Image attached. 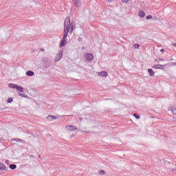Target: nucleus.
Segmentation results:
<instances>
[{
  "instance_id": "obj_1",
  "label": "nucleus",
  "mask_w": 176,
  "mask_h": 176,
  "mask_svg": "<svg viewBox=\"0 0 176 176\" xmlns=\"http://www.w3.org/2000/svg\"><path fill=\"white\" fill-rule=\"evenodd\" d=\"M75 28V25L74 23H71V19L69 17H66L64 22V33L63 36V40L60 41V47H64L65 45H67V36H68V32L69 34H72L74 32V30Z\"/></svg>"
},
{
  "instance_id": "obj_2",
  "label": "nucleus",
  "mask_w": 176,
  "mask_h": 176,
  "mask_svg": "<svg viewBox=\"0 0 176 176\" xmlns=\"http://www.w3.org/2000/svg\"><path fill=\"white\" fill-rule=\"evenodd\" d=\"M43 63L45 65V68H49V67L52 65V60H50V58L47 57L43 58Z\"/></svg>"
},
{
  "instance_id": "obj_3",
  "label": "nucleus",
  "mask_w": 176,
  "mask_h": 176,
  "mask_svg": "<svg viewBox=\"0 0 176 176\" xmlns=\"http://www.w3.org/2000/svg\"><path fill=\"white\" fill-rule=\"evenodd\" d=\"M65 129L67 130V131H74L75 130H78V128H76V126L74 125H67L65 126Z\"/></svg>"
},
{
  "instance_id": "obj_4",
  "label": "nucleus",
  "mask_w": 176,
  "mask_h": 176,
  "mask_svg": "<svg viewBox=\"0 0 176 176\" xmlns=\"http://www.w3.org/2000/svg\"><path fill=\"white\" fill-rule=\"evenodd\" d=\"M63 58V51H59L56 56L55 61H60V59Z\"/></svg>"
},
{
  "instance_id": "obj_5",
  "label": "nucleus",
  "mask_w": 176,
  "mask_h": 176,
  "mask_svg": "<svg viewBox=\"0 0 176 176\" xmlns=\"http://www.w3.org/2000/svg\"><path fill=\"white\" fill-rule=\"evenodd\" d=\"M85 58H86L87 61L90 63V61L93 60V54H87L85 55Z\"/></svg>"
},
{
  "instance_id": "obj_6",
  "label": "nucleus",
  "mask_w": 176,
  "mask_h": 176,
  "mask_svg": "<svg viewBox=\"0 0 176 176\" xmlns=\"http://www.w3.org/2000/svg\"><path fill=\"white\" fill-rule=\"evenodd\" d=\"M99 76H102L105 78V76H108V73L107 72H100L98 73Z\"/></svg>"
},
{
  "instance_id": "obj_7",
  "label": "nucleus",
  "mask_w": 176,
  "mask_h": 176,
  "mask_svg": "<svg viewBox=\"0 0 176 176\" xmlns=\"http://www.w3.org/2000/svg\"><path fill=\"white\" fill-rule=\"evenodd\" d=\"M47 119H48V120H56V119H57V117L56 116L49 115L48 116H47Z\"/></svg>"
},
{
  "instance_id": "obj_8",
  "label": "nucleus",
  "mask_w": 176,
  "mask_h": 176,
  "mask_svg": "<svg viewBox=\"0 0 176 176\" xmlns=\"http://www.w3.org/2000/svg\"><path fill=\"white\" fill-rule=\"evenodd\" d=\"M15 89H16V90H18L19 91H21V93H24V88H23V87H21L20 85H16Z\"/></svg>"
},
{
  "instance_id": "obj_9",
  "label": "nucleus",
  "mask_w": 176,
  "mask_h": 176,
  "mask_svg": "<svg viewBox=\"0 0 176 176\" xmlns=\"http://www.w3.org/2000/svg\"><path fill=\"white\" fill-rule=\"evenodd\" d=\"M74 5L77 7L79 8L80 6V0H74Z\"/></svg>"
},
{
  "instance_id": "obj_10",
  "label": "nucleus",
  "mask_w": 176,
  "mask_h": 176,
  "mask_svg": "<svg viewBox=\"0 0 176 176\" xmlns=\"http://www.w3.org/2000/svg\"><path fill=\"white\" fill-rule=\"evenodd\" d=\"M5 170H6V166L2 163H0V171H3Z\"/></svg>"
},
{
  "instance_id": "obj_11",
  "label": "nucleus",
  "mask_w": 176,
  "mask_h": 176,
  "mask_svg": "<svg viewBox=\"0 0 176 176\" xmlns=\"http://www.w3.org/2000/svg\"><path fill=\"white\" fill-rule=\"evenodd\" d=\"M148 72L149 74V76H153L155 75V72H153V69H148Z\"/></svg>"
},
{
  "instance_id": "obj_12",
  "label": "nucleus",
  "mask_w": 176,
  "mask_h": 176,
  "mask_svg": "<svg viewBox=\"0 0 176 176\" xmlns=\"http://www.w3.org/2000/svg\"><path fill=\"white\" fill-rule=\"evenodd\" d=\"M34 72L31 71V70H29L26 72V75L27 76H34Z\"/></svg>"
},
{
  "instance_id": "obj_13",
  "label": "nucleus",
  "mask_w": 176,
  "mask_h": 176,
  "mask_svg": "<svg viewBox=\"0 0 176 176\" xmlns=\"http://www.w3.org/2000/svg\"><path fill=\"white\" fill-rule=\"evenodd\" d=\"M138 16H140V17H145V12L140 10L138 12Z\"/></svg>"
},
{
  "instance_id": "obj_14",
  "label": "nucleus",
  "mask_w": 176,
  "mask_h": 176,
  "mask_svg": "<svg viewBox=\"0 0 176 176\" xmlns=\"http://www.w3.org/2000/svg\"><path fill=\"white\" fill-rule=\"evenodd\" d=\"M9 168L11 169V170H16V168H17V166L16 164H11L9 166Z\"/></svg>"
},
{
  "instance_id": "obj_15",
  "label": "nucleus",
  "mask_w": 176,
  "mask_h": 176,
  "mask_svg": "<svg viewBox=\"0 0 176 176\" xmlns=\"http://www.w3.org/2000/svg\"><path fill=\"white\" fill-rule=\"evenodd\" d=\"M16 86L17 85L16 84H12V83L8 84V87H10V89H16Z\"/></svg>"
},
{
  "instance_id": "obj_16",
  "label": "nucleus",
  "mask_w": 176,
  "mask_h": 176,
  "mask_svg": "<svg viewBox=\"0 0 176 176\" xmlns=\"http://www.w3.org/2000/svg\"><path fill=\"white\" fill-rule=\"evenodd\" d=\"M12 141H15L16 142H23V140L19 138H14L12 140Z\"/></svg>"
},
{
  "instance_id": "obj_17",
  "label": "nucleus",
  "mask_w": 176,
  "mask_h": 176,
  "mask_svg": "<svg viewBox=\"0 0 176 176\" xmlns=\"http://www.w3.org/2000/svg\"><path fill=\"white\" fill-rule=\"evenodd\" d=\"M134 118H135L136 119H140L141 118V116L137 113H134L133 114Z\"/></svg>"
},
{
  "instance_id": "obj_18",
  "label": "nucleus",
  "mask_w": 176,
  "mask_h": 176,
  "mask_svg": "<svg viewBox=\"0 0 176 176\" xmlns=\"http://www.w3.org/2000/svg\"><path fill=\"white\" fill-rule=\"evenodd\" d=\"M133 47H135V49H138V48H140V44H138V43H135V44L133 45Z\"/></svg>"
},
{
  "instance_id": "obj_19",
  "label": "nucleus",
  "mask_w": 176,
  "mask_h": 176,
  "mask_svg": "<svg viewBox=\"0 0 176 176\" xmlns=\"http://www.w3.org/2000/svg\"><path fill=\"white\" fill-rule=\"evenodd\" d=\"M99 174H100V175H104V174H105V172L104 171V170H99Z\"/></svg>"
},
{
  "instance_id": "obj_20",
  "label": "nucleus",
  "mask_w": 176,
  "mask_h": 176,
  "mask_svg": "<svg viewBox=\"0 0 176 176\" xmlns=\"http://www.w3.org/2000/svg\"><path fill=\"white\" fill-rule=\"evenodd\" d=\"M18 94H19V96H20V97H25V94H23V93H20V92H19L18 93Z\"/></svg>"
},
{
  "instance_id": "obj_21",
  "label": "nucleus",
  "mask_w": 176,
  "mask_h": 176,
  "mask_svg": "<svg viewBox=\"0 0 176 176\" xmlns=\"http://www.w3.org/2000/svg\"><path fill=\"white\" fill-rule=\"evenodd\" d=\"M8 103L13 102V98H9L8 99Z\"/></svg>"
},
{
  "instance_id": "obj_22",
  "label": "nucleus",
  "mask_w": 176,
  "mask_h": 176,
  "mask_svg": "<svg viewBox=\"0 0 176 176\" xmlns=\"http://www.w3.org/2000/svg\"><path fill=\"white\" fill-rule=\"evenodd\" d=\"M151 19H152V15H148V16H146V19H147V20H151Z\"/></svg>"
},
{
  "instance_id": "obj_23",
  "label": "nucleus",
  "mask_w": 176,
  "mask_h": 176,
  "mask_svg": "<svg viewBox=\"0 0 176 176\" xmlns=\"http://www.w3.org/2000/svg\"><path fill=\"white\" fill-rule=\"evenodd\" d=\"M172 112L173 115H176V109H173Z\"/></svg>"
},
{
  "instance_id": "obj_24",
  "label": "nucleus",
  "mask_w": 176,
  "mask_h": 176,
  "mask_svg": "<svg viewBox=\"0 0 176 176\" xmlns=\"http://www.w3.org/2000/svg\"><path fill=\"white\" fill-rule=\"evenodd\" d=\"M160 67H162V65H157L155 66V68L160 69L161 68Z\"/></svg>"
},
{
  "instance_id": "obj_25",
  "label": "nucleus",
  "mask_w": 176,
  "mask_h": 176,
  "mask_svg": "<svg viewBox=\"0 0 176 176\" xmlns=\"http://www.w3.org/2000/svg\"><path fill=\"white\" fill-rule=\"evenodd\" d=\"M122 2H124V3H127V2H129V0H122Z\"/></svg>"
},
{
  "instance_id": "obj_26",
  "label": "nucleus",
  "mask_w": 176,
  "mask_h": 176,
  "mask_svg": "<svg viewBox=\"0 0 176 176\" xmlns=\"http://www.w3.org/2000/svg\"><path fill=\"white\" fill-rule=\"evenodd\" d=\"M160 52H161V53H164V49H161Z\"/></svg>"
},
{
  "instance_id": "obj_27",
  "label": "nucleus",
  "mask_w": 176,
  "mask_h": 176,
  "mask_svg": "<svg viewBox=\"0 0 176 176\" xmlns=\"http://www.w3.org/2000/svg\"><path fill=\"white\" fill-rule=\"evenodd\" d=\"M173 171H176V168L172 169Z\"/></svg>"
},
{
  "instance_id": "obj_28",
  "label": "nucleus",
  "mask_w": 176,
  "mask_h": 176,
  "mask_svg": "<svg viewBox=\"0 0 176 176\" xmlns=\"http://www.w3.org/2000/svg\"><path fill=\"white\" fill-rule=\"evenodd\" d=\"M41 52H45V49L41 48Z\"/></svg>"
},
{
  "instance_id": "obj_29",
  "label": "nucleus",
  "mask_w": 176,
  "mask_h": 176,
  "mask_svg": "<svg viewBox=\"0 0 176 176\" xmlns=\"http://www.w3.org/2000/svg\"><path fill=\"white\" fill-rule=\"evenodd\" d=\"M108 2H112L113 0H107Z\"/></svg>"
},
{
  "instance_id": "obj_30",
  "label": "nucleus",
  "mask_w": 176,
  "mask_h": 176,
  "mask_svg": "<svg viewBox=\"0 0 176 176\" xmlns=\"http://www.w3.org/2000/svg\"><path fill=\"white\" fill-rule=\"evenodd\" d=\"M173 46H174L175 47H176V43H174V44H173Z\"/></svg>"
},
{
  "instance_id": "obj_31",
  "label": "nucleus",
  "mask_w": 176,
  "mask_h": 176,
  "mask_svg": "<svg viewBox=\"0 0 176 176\" xmlns=\"http://www.w3.org/2000/svg\"><path fill=\"white\" fill-rule=\"evenodd\" d=\"M6 163H9V161L8 160H6Z\"/></svg>"
},
{
  "instance_id": "obj_32",
  "label": "nucleus",
  "mask_w": 176,
  "mask_h": 176,
  "mask_svg": "<svg viewBox=\"0 0 176 176\" xmlns=\"http://www.w3.org/2000/svg\"><path fill=\"white\" fill-rule=\"evenodd\" d=\"M1 140L0 139V142H1Z\"/></svg>"
},
{
  "instance_id": "obj_33",
  "label": "nucleus",
  "mask_w": 176,
  "mask_h": 176,
  "mask_svg": "<svg viewBox=\"0 0 176 176\" xmlns=\"http://www.w3.org/2000/svg\"><path fill=\"white\" fill-rule=\"evenodd\" d=\"M155 61H157V59Z\"/></svg>"
}]
</instances>
